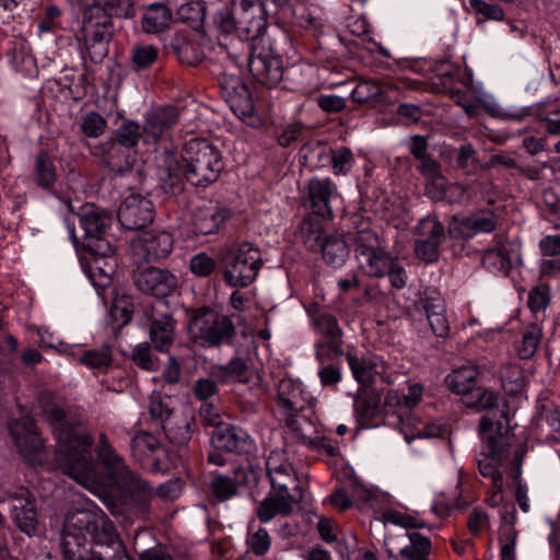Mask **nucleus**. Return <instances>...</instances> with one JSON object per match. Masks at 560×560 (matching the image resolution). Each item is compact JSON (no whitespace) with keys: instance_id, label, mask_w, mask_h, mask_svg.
<instances>
[{"instance_id":"1","label":"nucleus","mask_w":560,"mask_h":560,"mask_svg":"<svg viewBox=\"0 0 560 560\" xmlns=\"http://www.w3.org/2000/svg\"><path fill=\"white\" fill-rule=\"evenodd\" d=\"M43 416L52 427L56 444V465L70 478L84 488L104 499L109 493L108 486L117 487L131 494L139 492L144 497L152 494L148 482L132 472L121 456L112 447L107 436L101 433L97 455L108 471V476L100 471L98 465L92 460V436L81 425L73 427L66 418L65 409L54 401H42Z\"/></svg>"},{"instance_id":"2","label":"nucleus","mask_w":560,"mask_h":560,"mask_svg":"<svg viewBox=\"0 0 560 560\" xmlns=\"http://www.w3.org/2000/svg\"><path fill=\"white\" fill-rule=\"evenodd\" d=\"M214 24L225 34L235 33L242 40H253L247 58L248 68L254 79L271 89L283 77L282 61L270 44L260 35L267 25L264 4L260 0H231V7L219 10Z\"/></svg>"},{"instance_id":"3","label":"nucleus","mask_w":560,"mask_h":560,"mask_svg":"<svg viewBox=\"0 0 560 560\" xmlns=\"http://www.w3.org/2000/svg\"><path fill=\"white\" fill-rule=\"evenodd\" d=\"M61 549L65 560H128L113 522L93 503L68 512Z\"/></svg>"},{"instance_id":"4","label":"nucleus","mask_w":560,"mask_h":560,"mask_svg":"<svg viewBox=\"0 0 560 560\" xmlns=\"http://www.w3.org/2000/svg\"><path fill=\"white\" fill-rule=\"evenodd\" d=\"M159 174L172 194L183 190V179L195 187H207L218 180L223 170L221 153L206 139H190L178 159L164 152L158 160Z\"/></svg>"},{"instance_id":"5","label":"nucleus","mask_w":560,"mask_h":560,"mask_svg":"<svg viewBox=\"0 0 560 560\" xmlns=\"http://www.w3.org/2000/svg\"><path fill=\"white\" fill-rule=\"evenodd\" d=\"M478 431L482 440V450L477 459L479 472L491 482L503 481L499 468L508 458L513 438L501 422L494 423L488 417L480 419Z\"/></svg>"},{"instance_id":"6","label":"nucleus","mask_w":560,"mask_h":560,"mask_svg":"<svg viewBox=\"0 0 560 560\" xmlns=\"http://www.w3.org/2000/svg\"><path fill=\"white\" fill-rule=\"evenodd\" d=\"M112 15L98 7H86L82 16V36L92 61H102L108 52L114 27Z\"/></svg>"},{"instance_id":"7","label":"nucleus","mask_w":560,"mask_h":560,"mask_svg":"<svg viewBox=\"0 0 560 560\" xmlns=\"http://www.w3.org/2000/svg\"><path fill=\"white\" fill-rule=\"evenodd\" d=\"M191 339L202 347H215L232 339L235 327L229 316L212 310H202L188 324Z\"/></svg>"},{"instance_id":"8","label":"nucleus","mask_w":560,"mask_h":560,"mask_svg":"<svg viewBox=\"0 0 560 560\" xmlns=\"http://www.w3.org/2000/svg\"><path fill=\"white\" fill-rule=\"evenodd\" d=\"M261 266L259 249L243 243L225 257L224 278L231 287H247L256 279Z\"/></svg>"},{"instance_id":"9","label":"nucleus","mask_w":560,"mask_h":560,"mask_svg":"<svg viewBox=\"0 0 560 560\" xmlns=\"http://www.w3.org/2000/svg\"><path fill=\"white\" fill-rule=\"evenodd\" d=\"M9 432L19 453L26 462L36 464L44 460V443L31 417L23 416L12 420L9 423Z\"/></svg>"},{"instance_id":"10","label":"nucleus","mask_w":560,"mask_h":560,"mask_svg":"<svg viewBox=\"0 0 560 560\" xmlns=\"http://www.w3.org/2000/svg\"><path fill=\"white\" fill-rule=\"evenodd\" d=\"M222 96L231 110L248 125L258 122L254 116V103L248 88L236 74H223L220 80Z\"/></svg>"},{"instance_id":"11","label":"nucleus","mask_w":560,"mask_h":560,"mask_svg":"<svg viewBox=\"0 0 560 560\" xmlns=\"http://www.w3.org/2000/svg\"><path fill=\"white\" fill-rule=\"evenodd\" d=\"M313 325L320 339L317 340L315 357L319 363L342 354L341 329L334 316L323 313L314 317Z\"/></svg>"},{"instance_id":"12","label":"nucleus","mask_w":560,"mask_h":560,"mask_svg":"<svg viewBox=\"0 0 560 560\" xmlns=\"http://www.w3.org/2000/svg\"><path fill=\"white\" fill-rule=\"evenodd\" d=\"M266 466L267 475L271 483V491L284 494H300V486L296 474L284 451H271L267 458Z\"/></svg>"},{"instance_id":"13","label":"nucleus","mask_w":560,"mask_h":560,"mask_svg":"<svg viewBox=\"0 0 560 560\" xmlns=\"http://www.w3.org/2000/svg\"><path fill=\"white\" fill-rule=\"evenodd\" d=\"M180 112L177 107L168 105L159 107L144 117L142 125V142L156 144L168 137L170 131L178 122Z\"/></svg>"},{"instance_id":"14","label":"nucleus","mask_w":560,"mask_h":560,"mask_svg":"<svg viewBox=\"0 0 560 560\" xmlns=\"http://www.w3.org/2000/svg\"><path fill=\"white\" fill-rule=\"evenodd\" d=\"M116 142L110 144L106 153V162L113 171L120 172L130 164L129 155L120 153V147L133 149L142 140V127L133 120L124 121L115 132Z\"/></svg>"},{"instance_id":"15","label":"nucleus","mask_w":560,"mask_h":560,"mask_svg":"<svg viewBox=\"0 0 560 560\" xmlns=\"http://www.w3.org/2000/svg\"><path fill=\"white\" fill-rule=\"evenodd\" d=\"M13 501L11 518L15 526L28 536H33L38 527V513L34 495L25 488H19L8 493Z\"/></svg>"},{"instance_id":"16","label":"nucleus","mask_w":560,"mask_h":560,"mask_svg":"<svg viewBox=\"0 0 560 560\" xmlns=\"http://www.w3.org/2000/svg\"><path fill=\"white\" fill-rule=\"evenodd\" d=\"M117 217L125 229L138 230L153 221L154 208L148 198L131 194L121 202Z\"/></svg>"},{"instance_id":"17","label":"nucleus","mask_w":560,"mask_h":560,"mask_svg":"<svg viewBox=\"0 0 560 560\" xmlns=\"http://www.w3.org/2000/svg\"><path fill=\"white\" fill-rule=\"evenodd\" d=\"M304 163L311 167H318L325 162H331L335 174H347L353 166L354 159L350 149L341 147L331 152L326 153V149L319 144L305 145L301 150Z\"/></svg>"},{"instance_id":"18","label":"nucleus","mask_w":560,"mask_h":560,"mask_svg":"<svg viewBox=\"0 0 560 560\" xmlns=\"http://www.w3.org/2000/svg\"><path fill=\"white\" fill-rule=\"evenodd\" d=\"M135 284L147 294L167 296L175 291L177 278L168 270L144 267L135 272Z\"/></svg>"},{"instance_id":"19","label":"nucleus","mask_w":560,"mask_h":560,"mask_svg":"<svg viewBox=\"0 0 560 560\" xmlns=\"http://www.w3.org/2000/svg\"><path fill=\"white\" fill-rule=\"evenodd\" d=\"M137 254L144 260L166 258L173 248V238L165 231H144L132 243Z\"/></svg>"},{"instance_id":"20","label":"nucleus","mask_w":560,"mask_h":560,"mask_svg":"<svg viewBox=\"0 0 560 560\" xmlns=\"http://www.w3.org/2000/svg\"><path fill=\"white\" fill-rule=\"evenodd\" d=\"M302 495L296 493L269 492L256 508V515L261 523H269L276 517H287L292 514Z\"/></svg>"},{"instance_id":"21","label":"nucleus","mask_w":560,"mask_h":560,"mask_svg":"<svg viewBox=\"0 0 560 560\" xmlns=\"http://www.w3.org/2000/svg\"><path fill=\"white\" fill-rule=\"evenodd\" d=\"M211 443L217 450L231 453H249L254 448V441L242 428L224 424L215 429L211 436Z\"/></svg>"},{"instance_id":"22","label":"nucleus","mask_w":560,"mask_h":560,"mask_svg":"<svg viewBox=\"0 0 560 560\" xmlns=\"http://www.w3.org/2000/svg\"><path fill=\"white\" fill-rule=\"evenodd\" d=\"M420 303L433 334L438 337H445L448 334L450 324L442 294L434 289H425Z\"/></svg>"},{"instance_id":"23","label":"nucleus","mask_w":560,"mask_h":560,"mask_svg":"<svg viewBox=\"0 0 560 560\" xmlns=\"http://www.w3.org/2000/svg\"><path fill=\"white\" fill-rule=\"evenodd\" d=\"M336 192V186L329 178H312L307 184L306 205L313 214L320 218H330L332 210L330 199Z\"/></svg>"},{"instance_id":"24","label":"nucleus","mask_w":560,"mask_h":560,"mask_svg":"<svg viewBox=\"0 0 560 560\" xmlns=\"http://www.w3.org/2000/svg\"><path fill=\"white\" fill-rule=\"evenodd\" d=\"M229 218V211L213 203L197 207L191 217L192 232L209 235L219 231Z\"/></svg>"},{"instance_id":"25","label":"nucleus","mask_w":560,"mask_h":560,"mask_svg":"<svg viewBox=\"0 0 560 560\" xmlns=\"http://www.w3.org/2000/svg\"><path fill=\"white\" fill-rule=\"evenodd\" d=\"M162 428L171 443L185 445L194 432V411L189 407H182L173 417L166 419Z\"/></svg>"},{"instance_id":"26","label":"nucleus","mask_w":560,"mask_h":560,"mask_svg":"<svg viewBox=\"0 0 560 560\" xmlns=\"http://www.w3.org/2000/svg\"><path fill=\"white\" fill-rule=\"evenodd\" d=\"M482 264L488 268L506 272L510 268L521 264L518 244L498 242L494 248H489L483 253Z\"/></svg>"},{"instance_id":"27","label":"nucleus","mask_w":560,"mask_h":560,"mask_svg":"<svg viewBox=\"0 0 560 560\" xmlns=\"http://www.w3.org/2000/svg\"><path fill=\"white\" fill-rule=\"evenodd\" d=\"M498 215L490 209L479 210L458 221V229L464 237H472L478 233H490L495 230Z\"/></svg>"},{"instance_id":"28","label":"nucleus","mask_w":560,"mask_h":560,"mask_svg":"<svg viewBox=\"0 0 560 560\" xmlns=\"http://www.w3.org/2000/svg\"><path fill=\"white\" fill-rule=\"evenodd\" d=\"M116 258L86 257L84 270L95 288L105 289L116 271Z\"/></svg>"},{"instance_id":"29","label":"nucleus","mask_w":560,"mask_h":560,"mask_svg":"<svg viewBox=\"0 0 560 560\" xmlns=\"http://www.w3.org/2000/svg\"><path fill=\"white\" fill-rule=\"evenodd\" d=\"M348 364L357 382L362 385L371 383L384 371L383 362L376 357H358L349 353Z\"/></svg>"},{"instance_id":"30","label":"nucleus","mask_w":560,"mask_h":560,"mask_svg":"<svg viewBox=\"0 0 560 560\" xmlns=\"http://www.w3.org/2000/svg\"><path fill=\"white\" fill-rule=\"evenodd\" d=\"M174 336L175 322L171 314L152 319L150 339L158 351L167 352L173 345Z\"/></svg>"},{"instance_id":"31","label":"nucleus","mask_w":560,"mask_h":560,"mask_svg":"<svg viewBox=\"0 0 560 560\" xmlns=\"http://www.w3.org/2000/svg\"><path fill=\"white\" fill-rule=\"evenodd\" d=\"M480 370L477 365H463L453 370L446 378L447 387L456 395H466L470 393L476 385Z\"/></svg>"},{"instance_id":"32","label":"nucleus","mask_w":560,"mask_h":560,"mask_svg":"<svg viewBox=\"0 0 560 560\" xmlns=\"http://www.w3.org/2000/svg\"><path fill=\"white\" fill-rule=\"evenodd\" d=\"M360 268L369 276L382 278L385 277L395 259L382 246L369 254L357 258Z\"/></svg>"},{"instance_id":"33","label":"nucleus","mask_w":560,"mask_h":560,"mask_svg":"<svg viewBox=\"0 0 560 560\" xmlns=\"http://www.w3.org/2000/svg\"><path fill=\"white\" fill-rule=\"evenodd\" d=\"M110 222V215L92 205L85 206L82 210L81 225L85 232V240L96 235H105Z\"/></svg>"},{"instance_id":"34","label":"nucleus","mask_w":560,"mask_h":560,"mask_svg":"<svg viewBox=\"0 0 560 560\" xmlns=\"http://www.w3.org/2000/svg\"><path fill=\"white\" fill-rule=\"evenodd\" d=\"M171 19V11L165 4L153 3L143 13L142 28L145 33H159L170 25Z\"/></svg>"},{"instance_id":"35","label":"nucleus","mask_w":560,"mask_h":560,"mask_svg":"<svg viewBox=\"0 0 560 560\" xmlns=\"http://www.w3.org/2000/svg\"><path fill=\"white\" fill-rule=\"evenodd\" d=\"M78 360L91 370L106 372L113 363V351L109 345L103 343L98 348L83 351Z\"/></svg>"},{"instance_id":"36","label":"nucleus","mask_w":560,"mask_h":560,"mask_svg":"<svg viewBox=\"0 0 560 560\" xmlns=\"http://www.w3.org/2000/svg\"><path fill=\"white\" fill-rule=\"evenodd\" d=\"M322 249L324 259L331 266H341L349 256V248L340 235L328 236L318 247Z\"/></svg>"},{"instance_id":"37","label":"nucleus","mask_w":560,"mask_h":560,"mask_svg":"<svg viewBox=\"0 0 560 560\" xmlns=\"http://www.w3.org/2000/svg\"><path fill=\"white\" fill-rule=\"evenodd\" d=\"M161 448V442L149 432L140 431L131 439L130 451L132 456L139 462H144Z\"/></svg>"},{"instance_id":"38","label":"nucleus","mask_w":560,"mask_h":560,"mask_svg":"<svg viewBox=\"0 0 560 560\" xmlns=\"http://www.w3.org/2000/svg\"><path fill=\"white\" fill-rule=\"evenodd\" d=\"M409 544L399 550V556L405 560H429L432 546L429 538L420 533L408 534Z\"/></svg>"},{"instance_id":"39","label":"nucleus","mask_w":560,"mask_h":560,"mask_svg":"<svg viewBox=\"0 0 560 560\" xmlns=\"http://www.w3.org/2000/svg\"><path fill=\"white\" fill-rule=\"evenodd\" d=\"M176 401L171 396H165L160 393H153L150 396L149 412L153 420L159 421L161 425L166 422L167 418L173 417L179 411Z\"/></svg>"},{"instance_id":"40","label":"nucleus","mask_w":560,"mask_h":560,"mask_svg":"<svg viewBox=\"0 0 560 560\" xmlns=\"http://www.w3.org/2000/svg\"><path fill=\"white\" fill-rule=\"evenodd\" d=\"M323 218L307 215L305 217L299 229V237L304 243V245L315 250L320 246V238L323 233Z\"/></svg>"},{"instance_id":"41","label":"nucleus","mask_w":560,"mask_h":560,"mask_svg":"<svg viewBox=\"0 0 560 560\" xmlns=\"http://www.w3.org/2000/svg\"><path fill=\"white\" fill-rule=\"evenodd\" d=\"M34 179L42 188H50L57 179V170L51 158L40 152L36 155L34 162Z\"/></svg>"},{"instance_id":"42","label":"nucleus","mask_w":560,"mask_h":560,"mask_svg":"<svg viewBox=\"0 0 560 560\" xmlns=\"http://www.w3.org/2000/svg\"><path fill=\"white\" fill-rule=\"evenodd\" d=\"M441 186V188L436 186L434 189H432L429 197L434 200L444 199L451 203H460L469 200L472 197V194L469 191L468 187L462 184H447L444 178Z\"/></svg>"},{"instance_id":"43","label":"nucleus","mask_w":560,"mask_h":560,"mask_svg":"<svg viewBox=\"0 0 560 560\" xmlns=\"http://www.w3.org/2000/svg\"><path fill=\"white\" fill-rule=\"evenodd\" d=\"M159 48L151 44L135 45L130 51L132 69L141 71L150 68L159 58Z\"/></svg>"},{"instance_id":"44","label":"nucleus","mask_w":560,"mask_h":560,"mask_svg":"<svg viewBox=\"0 0 560 560\" xmlns=\"http://www.w3.org/2000/svg\"><path fill=\"white\" fill-rule=\"evenodd\" d=\"M381 89L378 81L361 80L351 92V97L359 104H381Z\"/></svg>"},{"instance_id":"45","label":"nucleus","mask_w":560,"mask_h":560,"mask_svg":"<svg viewBox=\"0 0 560 560\" xmlns=\"http://www.w3.org/2000/svg\"><path fill=\"white\" fill-rule=\"evenodd\" d=\"M247 365L242 359H233L226 364L213 365L211 375L218 381L225 383L231 380L242 381Z\"/></svg>"},{"instance_id":"46","label":"nucleus","mask_w":560,"mask_h":560,"mask_svg":"<svg viewBox=\"0 0 560 560\" xmlns=\"http://www.w3.org/2000/svg\"><path fill=\"white\" fill-rule=\"evenodd\" d=\"M416 236L442 244L445 240L444 226L436 218L428 215L419 221Z\"/></svg>"},{"instance_id":"47","label":"nucleus","mask_w":560,"mask_h":560,"mask_svg":"<svg viewBox=\"0 0 560 560\" xmlns=\"http://www.w3.org/2000/svg\"><path fill=\"white\" fill-rule=\"evenodd\" d=\"M289 427L304 444L313 447L317 446V439L315 438L316 429L307 417L303 415L294 416L289 420Z\"/></svg>"},{"instance_id":"48","label":"nucleus","mask_w":560,"mask_h":560,"mask_svg":"<svg viewBox=\"0 0 560 560\" xmlns=\"http://www.w3.org/2000/svg\"><path fill=\"white\" fill-rule=\"evenodd\" d=\"M353 242L355 245L357 258L363 256V254H369L382 247V243L377 234L368 225L355 232Z\"/></svg>"},{"instance_id":"49","label":"nucleus","mask_w":560,"mask_h":560,"mask_svg":"<svg viewBox=\"0 0 560 560\" xmlns=\"http://www.w3.org/2000/svg\"><path fill=\"white\" fill-rule=\"evenodd\" d=\"M541 337V329L537 325L532 324L527 326L522 335V340L517 346V353L520 358H532L537 351Z\"/></svg>"},{"instance_id":"50","label":"nucleus","mask_w":560,"mask_h":560,"mask_svg":"<svg viewBox=\"0 0 560 560\" xmlns=\"http://www.w3.org/2000/svg\"><path fill=\"white\" fill-rule=\"evenodd\" d=\"M380 399L370 393L360 394L354 400V411L362 421H370L378 415Z\"/></svg>"},{"instance_id":"51","label":"nucleus","mask_w":560,"mask_h":560,"mask_svg":"<svg viewBox=\"0 0 560 560\" xmlns=\"http://www.w3.org/2000/svg\"><path fill=\"white\" fill-rule=\"evenodd\" d=\"M90 7H98L112 16L130 18L133 15L132 0H93Z\"/></svg>"},{"instance_id":"52","label":"nucleus","mask_w":560,"mask_h":560,"mask_svg":"<svg viewBox=\"0 0 560 560\" xmlns=\"http://www.w3.org/2000/svg\"><path fill=\"white\" fill-rule=\"evenodd\" d=\"M83 246L88 250L89 257L116 258L112 242L104 235L88 237Z\"/></svg>"},{"instance_id":"53","label":"nucleus","mask_w":560,"mask_h":560,"mask_svg":"<svg viewBox=\"0 0 560 560\" xmlns=\"http://www.w3.org/2000/svg\"><path fill=\"white\" fill-rule=\"evenodd\" d=\"M420 172L422 175L427 178V194L430 195L432 189H434L436 186L440 188L443 184L444 177L441 174L440 165L430 156H427L422 160H420Z\"/></svg>"},{"instance_id":"54","label":"nucleus","mask_w":560,"mask_h":560,"mask_svg":"<svg viewBox=\"0 0 560 560\" xmlns=\"http://www.w3.org/2000/svg\"><path fill=\"white\" fill-rule=\"evenodd\" d=\"M249 550L255 556H265L271 546V537L267 529L258 527L252 534H248L246 539Z\"/></svg>"},{"instance_id":"55","label":"nucleus","mask_w":560,"mask_h":560,"mask_svg":"<svg viewBox=\"0 0 560 560\" xmlns=\"http://www.w3.org/2000/svg\"><path fill=\"white\" fill-rule=\"evenodd\" d=\"M212 493L220 500H228L235 495L237 490L236 482L231 478L223 475L213 476L210 483Z\"/></svg>"},{"instance_id":"56","label":"nucleus","mask_w":560,"mask_h":560,"mask_svg":"<svg viewBox=\"0 0 560 560\" xmlns=\"http://www.w3.org/2000/svg\"><path fill=\"white\" fill-rule=\"evenodd\" d=\"M468 2L470 10L483 19L493 21H502L504 19V12L498 4L487 3L483 0H469Z\"/></svg>"},{"instance_id":"57","label":"nucleus","mask_w":560,"mask_h":560,"mask_svg":"<svg viewBox=\"0 0 560 560\" xmlns=\"http://www.w3.org/2000/svg\"><path fill=\"white\" fill-rule=\"evenodd\" d=\"M215 260L206 253H199L191 257L189 268L198 277H207L215 269Z\"/></svg>"},{"instance_id":"58","label":"nucleus","mask_w":560,"mask_h":560,"mask_svg":"<svg viewBox=\"0 0 560 560\" xmlns=\"http://www.w3.org/2000/svg\"><path fill=\"white\" fill-rule=\"evenodd\" d=\"M132 361L140 369L145 371H154L156 362L151 354L150 346L147 342L138 343L132 351Z\"/></svg>"},{"instance_id":"59","label":"nucleus","mask_w":560,"mask_h":560,"mask_svg":"<svg viewBox=\"0 0 560 560\" xmlns=\"http://www.w3.org/2000/svg\"><path fill=\"white\" fill-rule=\"evenodd\" d=\"M106 127V120L100 114L95 112L89 113L82 121L81 129L88 137L97 138L100 137Z\"/></svg>"},{"instance_id":"60","label":"nucleus","mask_w":560,"mask_h":560,"mask_svg":"<svg viewBox=\"0 0 560 560\" xmlns=\"http://www.w3.org/2000/svg\"><path fill=\"white\" fill-rule=\"evenodd\" d=\"M383 520L385 523H390L404 528H419L423 526L416 517L396 510L385 511L383 513Z\"/></svg>"},{"instance_id":"61","label":"nucleus","mask_w":560,"mask_h":560,"mask_svg":"<svg viewBox=\"0 0 560 560\" xmlns=\"http://www.w3.org/2000/svg\"><path fill=\"white\" fill-rule=\"evenodd\" d=\"M441 244L416 236V255L425 262L436 261L439 258V247Z\"/></svg>"},{"instance_id":"62","label":"nucleus","mask_w":560,"mask_h":560,"mask_svg":"<svg viewBox=\"0 0 560 560\" xmlns=\"http://www.w3.org/2000/svg\"><path fill=\"white\" fill-rule=\"evenodd\" d=\"M326 362L327 361L320 363L323 366L318 370L317 373L320 384L324 387H336L342 378L341 370L337 365L325 364Z\"/></svg>"},{"instance_id":"63","label":"nucleus","mask_w":560,"mask_h":560,"mask_svg":"<svg viewBox=\"0 0 560 560\" xmlns=\"http://www.w3.org/2000/svg\"><path fill=\"white\" fill-rule=\"evenodd\" d=\"M199 416L205 425L215 429L224 425L219 409L213 404L205 402L199 409Z\"/></svg>"},{"instance_id":"64","label":"nucleus","mask_w":560,"mask_h":560,"mask_svg":"<svg viewBox=\"0 0 560 560\" xmlns=\"http://www.w3.org/2000/svg\"><path fill=\"white\" fill-rule=\"evenodd\" d=\"M549 299L546 287H536L528 293L527 304L533 312H539L547 306Z\"/></svg>"}]
</instances>
